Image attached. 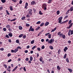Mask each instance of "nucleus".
<instances>
[{
  "mask_svg": "<svg viewBox=\"0 0 73 73\" xmlns=\"http://www.w3.org/2000/svg\"><path fill=\"white\" fill-rule=\"evenodd\" d=\"M70 32H71V35H72L73 34V31L71 30V29H69V31H68V36H70Z\"/></svg>",
  "mask_w": 73,
  "mask_h": 73,
  "instance_id": "obj_1",
  "label": "nucleus"
},
{
  "mask_svg": "<svg viewBox=\"0 0 73 73\" xmlns=\"http://www.w3.org/2000/svg\"><path fill=\"white\" fill-rule=\"evenodd\" d=\"M59 37H62L64 39H65L66 38V36L64 34H63L61 33L60 35H59Z\"/></svg>",
  "mask_w": 73,
  "mask_h": 73,
  "instance_id": "obj_2",
  "label": "nucleus"
},
{
  "mask_svg": "<svg viewBox=\"0 0 73 73\" xmlns=\"http://www.w3.org/2000/svg\"><path fill=\"white\" fill-rule=\"evenodd\" d=\"M46 7H47V5L45 3H44L43 5L42 8H43L44 11H46Z\"/></svg>",
  "mask_w": 73,
  "mask_h": 73,
  "instance_id": "obj_3",
  "label": "nucleus"
},
{
  "mask_svg": "<svg viewBox=\"0 0 73 73\" xmlns=\"http://www.w3.org/2000/svg\"><path fill=\"white\" fill-rule=\"evenodd\" d=\"M34 31H35V30L33 28H32V26H31L29 30V32H30L31 31V32H33Z\"/></svg>",
  "mask_w": 73,
  "mask_h": 73,
  "instance_id": "obj_4",
  "label": "nucleus"
},
{
  "mask_svg": "<svg viewBox=\"0 0 73 73\" xmlns=\"http://www.w3.org/2000/svg\"><path fill=\"white\" fill-rule=\"evenodd\" d=\"M28 11L29 14H30V15H32V9H29Z\"/></svg>",
  "mask_w": 73,
  "mask_h": 73,
  "instance_id": "obj_5",
  "label": "nucleus"
},
{
  "mask_svg": "<svg viewBox=\"0 0 73 73\" xmlns=\"http://www.w3.org/2000/svg\"><path fill=\"white\" fill-rule=\"evenodd\" d=\"M54 41V39H51V40H49V41L48 42V43H49L50 44H51L52 42H53Z\"/></svg>",
  "mask_w": 73,
  "mask_h": 73,
  "instance_id": "obj_6",
  "label": "nucleus"
},
{
  "mask_svg": "<svg viewBox=\"0 0 73 73\" xmlns=\"http://www.w3.org/2000/svg\"><path fill=\"white\" fill-rule=\"evenodd\" d=\"M73 25V23H71L69 26L68 27H67V29H70V28H71V27Z\"/></svg>",
  "mask_w": 73,
  "mask_h": 73,
  "instance_id": "obj_7",
  "label": "nucleus"
},
{
  "mask_svg": "<svg viewBox=\"0 0 73 73\" xmlns=\"http://www.w3.org/2000/svg\"><path fill=\"white\" fill-rule=\"evenodd\" d=\"M68 48L67 47H66L64 48V52H66V50H68Z\"/></svg>",
  "mask_w": 73,
  "mask_h": 73,
  "instance_id": "obj_8",
  "label": "nucleus"
},
{
  "mask_svg": "<svg viewBox=\"0 0 73 73\" xmlns=\"http://www.w3.org/2000/svg\"><path fill=\"white\" fill-rule=\"evenodd\" d=\"M17 68H18V66H16L15 68L12 70V72H15L17 69Z\"/></svg>",
  "mask_w": 73,
  "mask_h": 73,
  "instance_id": "obj_9",
  "label": "nucleus"
},
{
  "mask_svg": "<svg viewBox=\"0 0 73 73\" xmlns=\"http://www.w3.org/2000/svg\"><path fill=\"white\" fill-rule=\"evenodd\" d=\"M68 21H69V20H67L63 22H62L61 23V24H64V23H67V22H68Z\"/></svg>",
  "mask_w": 73,
  "mask_h": 73,
  "instance_id": "obj_10",
  "label": "nucleus"
},
{
  "mask_svg": "<svg viewBox=\"0 0 73 73\" xmlns=\"http://www.w3.org/2000/svg\"><path fill=\"white\" fill-rule=\"evenodd\" d=\"M28 6V3H26L25 5V8H27Z\"/></svg>",
  "mask_w": 73,
  "mask_h": 73,
  "instance_id": "obj_11",
  "label": "nucleus"
},
{
  "mask_svg": "<svg viewBox=\"0 0 73 73\" xmlns=\"http://www.w3.org/2000/svg\"><path fill=\"white\" fill-rule=\"evenodd\" d=\"M35 4V2L34 1H33L31 2V5H34Z\"/></svg>",
  "mask_w": 73,
  "mask_h": 73,
  "instance_id": "obj_12",
  "label": "nucleus"
},
{
  "mask_svg": "<svg viewBox=\"0 0 73 73\" xmlns=\"http://www.w3.org/2000/svg\"><path fill=\"white\" fill-rule=\"evenodd\" d=\"M57 29V28L56 27H55L54 29H52V30L51 31V32H54V31H55Z\"/></svg>",
  "mask_w": 73,
  "mask_h": 73,
  "instance_id": "obj_13",
  "label": "nucleus"
},
{
  "mask_svg": "<svg viewBox=\"0 0 73 73\" xmlns=\"http://www.w3.org/2000/svg\"><path fill=\"white\" fill-rule=\"evenodd\" d=\"M6 27L7 28H11V26L9 25H7L6 26Z\"/></svg>",
  "mask_w": 73,
  "mask_h": 73,
  "instance_id": "obj_14",
  "label": "nucleus"
},
{
  "mask_svg": "<svg viewBox=\"0 0 73 73\" xmlns=\"http://www.w3.org/2000/svg\"><path fill=\"white\" fill-rule=\"evenodd\" d=\"M43 60V58H42V57H41L39 59V60L40 62H41L42 61V60Z\"/></svg>",
  "mask_w": 73,
  "mask_h": 73,
  "instance_id": "obj_15",
  "label": "nucleus"
},
{
  "mask_svg": "<svg viewBox=\"0 0 73 73\" xmlns=\"http://www.w3.org/2000/svg\"><path fill=\"white\" fill-rule=\"evenodd\" d=\"M70 12H72V11H73V6H72L70 7Z\"/></svg>",
  "mask_w": 73,
  "mask_h": 73,
  "instance_id": "obj_16",
  "label": "nucleus"
},
{
  "mask_svg": "<svg viewBox=\"0 0 73 73\" xmlns=\"http://www.w3.org/2000/svg\"><path fill=\"white\" fill-rule=\"evenodd\" d=\"M49 22H46L45 24V26H47L48 25H49Z\"/></svg>",
  "mask_w": 73,
  "mask_h": 73,
  "instance_id": "obj_17",
  "label": "nucleus"
},
{
  "mask_svg": "<svg viewBox=\"0 0 73 73\" xmlns=\"http://www.w3.org/2000/svg\"><path fill=\"white\" fill-rule=\"evenodd\" d=\"M18 49L17 48H16L14 50V53H16L18 51Z\"/></svg>",
  "mask_w": 73,
  "mask_h": 73,
  "instance_id": "obj_18",
  "label": "nucleus"
},
{
  "mask_svg": "<svg viewBox=\"0 0 73 73\" xmlns=\"http://www.w3.org/2000/svg\"><path fill=\"white\" fill-rule=\"evenodd\" d=\"M68 70H69L70 72H73V70H72V69H71L68 68Z\"/></svg>",
  "mask_w": 73,
  "mask_h": 73,
  "instance_id": "obj_19",
  "label": "nucleus"
},
{
  "mask_svg": "<svg viewBox=\"0 0 73 73\" xmlns=\"http://www.w3.org/2000/svg\"><path fill=\"white\" fill-rule=\"evenodd\" d=\"M23 34H22L19 36V37L20 38H21V37H22V36H23Z\"/></svg>",
  "mask_w": 73,
  "mask_h": 73,
  "instance_id": "obj_20",
  "label": "nucleus"
},
{
  "mask_svg": "<svg viewBox=\"0 0 73 73\" xmlns=\"http://www.w3.org/2000/svg\"><path fill=\"white\" fill-rule=\"evenodd\" d=\"M57 69L59 70H60V69H61V67H60V66H57Z\"/></svg>",
  "mask_w": 73,
  "mask_h": 73,
  "instance_id": "obj_21",
  "label": "nucleus"
},
{
  "mask_svg": "<svg viewBox=\"0 0 73 73\" xmlns=\"http://www.w3.org/2000/svg\"><path fill=\"white\" fill-rule=\"evenodd\" d=\"M52 0H48V4H50V3H51V2H52Z\"/></svg>",
  "mask_w": 73,
  "mask_h": 73,
  "instance_id": "obj_22",
  "label": "nucleus"
},
{
  "mask_svg": "<svg viewBox=\"0 0 73 73\" xmlns=\"http://www.w3.org/2000/svg\"><path fill=\"white\" fill-rule=\"evenodd\" d=\"M19 28L20 30H21V29H23V27H22L21 26H19Z\"/></svg>",
  "mask_w": 73,
  "mask_h": 73,
  "instance_id": "obj_23",
  "label": "nucleus"
},
{
  "mask_svg": "<svg viewBox=\"0 0 73 73\" xmlns=\"http://www.w3.org/2000/svg\"><path fill=\"white\" fill-rule=\"evenodd\" d=\"M44 23H42L40 25V27H42V26L44 25Z\"/></svg>",
  "mask_w": 73,
  "mask_h": 73,
  "instance_id": "obj_24",
  "label": "nucleus"
},
{
  "mask_svg": "<svg viewBox=\"0 0 73 73\" xmlns=\"http://www.w3.org/2000/svg\"><path fill=\"white\" fill-rule=\"evenodd\" d=\"M70 11V9H68L66 13V15H68V13H69V12Z\"/></svg>",
  "mask_w": 73,
  "mask_h": 73,
  "instance_id": "obj_25",
  "label": "nucleus"
},
{
  "mask_svg": "<svg viewBox=\"0 0 73 73\" xmlns=\"http://www.w3.org/2000/svg\"><path fill=\"white\" fill-rule=\"evenodd\" d=\"M40 23L41 21H38L36 23V24H38V25H39V24H40Z\"/></svg>",
  "mask_w": 73,
  "mask_h": 73,
  "instance_id": "obj_26",
  "label": "nucleus"
},
{
  "mask_svg": "<svg viewBox=\"0 0 73 73\" xmlns=\"http://www.w3.org/2000/svg\"><path fill=\"white\" fill-rule=\"evenodd\" d=\"M9 36V37H12V33H11L8 34Z\"/></svg>",
  "mask_w": 73,
  "mask_h": 73,
  "instance_id": "obj_27",
  "label": "nucleus"
},
{
  "mask_svg": "<svg viewBox=\"0 0 73 73\" xmlns=\"http://www.w3.org/2000/svg\"><path fill=\"white\" fill-rule=\"evenodd\" d=\"M67 56V54H65L64 55V56L63 58H66V56Z\"/></svg>",
  "mask_w": 73,
  "mask_h": 73,
  "instance_id": "obj_28",
  "label": "nucleus"
},
{
  "mask_svg": "<svg viewBox=\"0 0 73 73\" xmlns=\"http://www.w3.org/2000/svg\"><path fill=\"white\" fill-rule=\"evenodd\" d=\"M39 15H42L43 14V13H41V11H40L39 12Z\"/></svg>",
  "mask_w": 73,
  "mask_h": 73,
  "instance_id": "obj_29",
  "label": "nucleus"
},
{
  "mask_svg": "<svg viewBox=\"0 0 73 73\" xmlns=\"http://www.w3.org/2000/svg\"><path fill=\"white\" fill-rule=\"evenodd\" d=\"M30 60L31 61H32V60H33V57L31 56L30 57Z\"/></svg>",
  "mask_w": 73,
  "mask_h": 73,
  "instance_id": "obj_30",
  "label": "nucleus"
},
{
  "mask_svg": "<svg viewBox=\"0 0 73 73\" xmlns=\"http://www.w3.org/2000/svg\"><path fill=\"white\" fill-rule=\"evenodd\" d=\"M40 27H38L36 28V29L35 30H36V31H38V29H40Z\"/></svg>",
  "mask_w": 73,
  "mask_h": 73,
  "instance_id": "obj_31",
  "label": "nucleus"
},
{
  "mask_svg": "<svg viewBox=\"0 0 73 73\" xmlns=\"http://www.w3.org/2000/svg\"><path fill=\"white\" fill-rule=\"evenodd\" d=\"M66 61L67 62H69V59L67 58H66Z\"/></svg>",
  "mask_w": 73,
  "mask_h": 73,
  "instance_id": "obj_32",
  "label": "nucleus"
},
{
  "mask_svg": "<svg viewBox=\"0 0 73 73\" xmlns=\"http://www.w3.org/2000/svg\"><path fill=\"white\" fill-rule=\"evenodd\" d=\"M56 13L57 15H58L60 14V11H56Z\"/></svg>",
  "mask_w": 73,
  "mask_h": 73,
  "instance_id": "obj_33",
  "label": "nucleus"
},
{
  "mask_svg": "<svg viewBox=\"0 0 73 73\" xmlns=\"http://www.w3.org/2000/svg\"><path fill=\"white\" fill-rule=\"evenodd\" d=\"M62 18L63 17H61L59 18L58 20L62 21Z\"/></svg>",
  "mask_w": 73,
  "mask_h": 73,
  "instance_id": "obj_34",
  "label": "nucleus"
},
{
  "mask_svg": "<svg viewBox=\"0 0 73 73\" xmlns=\"http://www.w3.org/2000/svg\"><path fill=\"white\" fill-rule=\"evenodd\" d=\"M3 31H4V32H5V31H7V29L5 28H4L3 29Z\"/></svg>",
  "mask_w": 73,
  "mask_h": 73,
  "instance_id": "obj_35",
  "label": "nucleus"
},
{
  "mask_svg": "<svg viewBox=\"0 0 73 73\" xmlns=\"http://www.w3.org/2000/svg\"><path fill=\"white\" fill-rule=\"evenodd\" d=\"M16 19H17L16 18L13 19H12V20H11L10 21H11V22H12V21H15V20H16Z\"/></svg>",
  "mask_w": 73,
  "mask_h": 73,
  "instance_id": "obj_36",
  "label": "nucleus"
},
{
  "mask_svg": "<svg viewBox=\"0 0 73 73\" xmlns=\"http://www.w3.org/2000/svg\"><path fill=\"white\" fill-rule=\"evenodd\" d=\"M36 46H34L32 48V50H34V49H35V48H36Z\"/></svg>",
  "mask_w": 73,
  "mask_h": 73,
  "instance_id": "obj_37",
  "label": "nucleus"
},
{
  "mask_svg": "<svg viewBox=\"0 0 73 73\" xmlns=\"http://www.w3.org/2000/svg\"><path fill=\"white\" fill-rule=\"evenodd\" d=\"M34 42H35V40H32L31 41V44H33Z\"/></svg>",
  "mask_w": 73,
  "mask_h": 73,
  "instance_id": "obj_38",
  "label": "nucleus"
},
{
  "mask_svg": "<svg viewBox=\"0 0 73 73\" xmlns=\"http://www.w3.org/2000/svg\"><path fill=\"white\" fill-rule=\"evenodd\" d=\"M9 8L11 11H13V9L12 6H10Z\"/></svg>",
  "mask_w": 73,
  "mask_h": 73,
  "instance_id": "obj_39",
  "label": "nucleus"
},
{
  "mask_svg": "<svg viewBox=\"0 0 73 73\" xmlns=\"http://www.w3.org/2000/svg\"><path fill=\"white\" fill-rule=\"evenodd\" d=\"M1 1L3 3H5V0H1Z\"/></svg>",
  "mask_w": 73,
  "mask_h": 73,
  "instance_id": "obj_40",
  "label": "nucleus"
},
{
  "mask_svg": "<svg viewBox=\"0 0 73 73\" xmlns=\"http://www.w3.org/2000/svg\"><path fill=\"white\" fill-rule=\"evenodd\" d=\"M22 20H25V17L24 16L22 18H21Z\"/></svg>",
  "mask_w": 73,
  "mask_h": 73,
  "instance_id": "obj_41",
  "label": "nucleus"
},
{
  "mask_svg": "<svg viewBox=\"0 0 73 73\" xmlns=\"http://www.w3.org/2000/svg\"><path fill=\"white\" fill-rule=\"evenodd\" d=\"M58 54H60V52H61V50H60V49L58 50Z\"/></svg>",
  "mask_w": 73,
  "mask_h": 73,
  "instance_id": "obj_42",
  "label": "nucleus"
},
{
  "mask_svg": "<svg viewBox=\"0 0 73 73\" xmlns=\"http://www.w3.org/2000/svg\"><path fill=\"white\" fill-rule=\"evenodd\" d=\"M72 23V20H70L68 22V24H70Z\"/></svg>",
  "mask_w": 73,
  "mask_h": 73,
  "instance_id": "obj_43",
  "label": "nucleus"
},
{
  "mask_svg": "<svg viewBox=\"0 0 73 73\" xmlns=\"http://www.w3.org/2000/svg\"><path fill=\"white\" fill-rule=\"evenodd\" d=\"M49 48L51 50H52V49H53V48L52 46H50Z\"/></svg>",
  "mask_w": 73,
  "mask_h": 73,
  "instance_id": "obj_44",
  "label": "nucleus"
},
{
  "mask_svg": "<svg viewBox=\"0 0 73 73\" xmlns=\"http://www.w3.org/2000/svg\"><path fill=\"white\" fill-rule=\"evenodd\" d=\"M26 27H29L30 26V25L28 23H26Z\"/></svg>",
  "mask_w": 73,
  "mask_h": 73,
  "instance_id": "obj_45",
  "label": "nucleus"
},
{
  "mask_svg": "<svg viewBox=\"0 0 73 73\" xmlns=\"http://www.w3.org/2000/svg\"><path fill=\"white\" fill-rule=\"evenodd\" d=\"M22 38H23L24 39H25V38H26V35L23 36Z\"/></svg>",
  "mask_w": 73,
  "mask_h": 73,
  "instance_id": "obj_46",
  "label": "nucleus"
},
{
  "mask_svg": "<svg viewBox=\"0 0 73 73\" xmlns=\"http://www.w3.org/2000/svg\"><path fill=\"white\" fill-rule=\"evenodd\" d=\"M4 66L5 67V69L7 68V66L6 64H4Z\"/></svg>",
  "mask_w": 73,
  "mask_h": 73,
  "instance_id": "obj_47",
  "label": "nucleus"
},
{
  "mask_svg": "<svg viewBox=\"0 0 73 73\" xmlns=\"http://www.w3.org/2000/svg\"><path fill=\"white\" fill-rule=\"evenodd\" d=\"M48 38H51V35L49 34L48 35Z\"/></svg>",
  "mask_w": 73,
  "mask_h": 73,
  "instance_id": "obj_48",
  "label": "nucleus"
},
{
  "mask_svg": "<svg viewBox=\"0 0 73 73\" xmlns=\"http://www.w3.org/2000/svg\"><path fill=\"white\" fill-rule=\"evenodd\" d=\"M0 50H1V51H3L4 50V48H0Z\"/></svg>",
  "mask_w": 73,
  "mask_h": 73,
  "instance_id": "obj_49",
  "label": "nucleus"
},
{
  "mask_svg": "<svg viewBox=\"0 0 73 73\" xmlns=\"http://www.w3.org/2000/svg\"><path fill=\"white\" fill-rule=\"evenodd\" d=\"M10 56H11V53H8L7 54V57H10Z\"/></svg>",
  "mask_w": 73,
  "mask_h": 73,
  "instance_id": "obj_50",
  "label": "nucleus"
},
{
  "mask_svg": "<svg viewBox=\"0 0 73 73\" xmlns=\"http://www.w3.org/2000/svg\"><path fill=\"white\" fill-rule=\"evenodd\" d=\"M6 13L8 15H10V14L9 13V12H8V11L7 10H6Z\"/></svg>",
  "mask_w": 73,
  "mask_h": 73,
  "instance_id": "obj_51",
  "label": "nucleus"
},
{
  "mask_svg": "<svg viewBox=\"0 0 73 73\" xmlns=\"http://www.w3.org/2000/svg\"><path fill=\"white\" fill-rule=\"evenodd\" d=\"M12 0L13 2L14 3H16L17 2V1H16V0Z\"/></svg>",
  "mask_w": 73,
  "mask_h": 73,
  "instance_id": "obj_52",
  "label": "nucleus"
},
{
  "mask_svg": "<svg viewBox=\"0 0 73 73\" xmlns=\"http://www.w3.org/2000/svg\"><path fill=\"white\" fill-rule=\"evenodd\" d=\"M37 50H38V51H40L41 50L40 48L38 47L37 48Z\"/></svg>",
  "mask_w": 73,
  "mask_h": 73,
  "instance_id": "obj_53",
  "label": "nucleus"
},
{
  "mask_svg": "<svg viewBox=\"0 0 73 73\" xmlns=\"http://www.w3.org/2000/svg\"><path fill=\"white\" fill-rule=\"evenodd\" d=\"M16 42L18 43H19V40L17 39L16 40Z\"/></svg>",
  "mask_w": 73,
  "mask_h": 73,
  "instance_id": "obj_54",
  "label": "nucleus"
},
{
  "mask_svg": "<svg viewBox=\"0 0 73 73\" xmlns=\"http://www.w3.org/2000/svg\"><path fill=\"white\" fill-rule=\"evenodd\" d=\"M17 49H21L22 48H21V47L19 46H18V47L17 48Z\"/></svg>",
  "mask_w": 73,
  "mask_h": 73,
  "instance_id": "obj_55",
  "label": "nucleus"
},
{
  "mask_svg": "<svg viewBox=\"0 0 73 73\" xmlns=\"http://www.w3.org/2000/svg\"><path fill=\"white\" fill-rule=\"evenodd\" d=\"M25 60L26 61H28V60H29V59L28 58H26V59H25Z\"/></svg>",
  "mask_w": 73,
  "mask_h": 73,
  "instance_id": "obj_56",
  "label": "nucleus"
},
{
  "mask_svg": "<svg viewBox=\"0 0 73 73\" xmlns=\"http://www.w3.org/2000/svg\"><path fill=\"white\" fill-rule=\"evenodd\" d=\"M41 48L42 49H44L45 48V46H44V45L42 46L41 47Z\"/></svg>",
  "mask_w": 73,
  "mask_h": 73,
  "instance_id": "obj_57",
  "label": "nucleus"
},
{
  "mask_svg": "<svg viewBox=\"0 0 73 73\" xmlns=\"http://www.w3.org/2000/svg\"><path fill=\"white\" fill-rule=\"evenodd\" d=\"M6 37H7V38H9V36H8L7 35L5 36Z\"/></svg>",
  "mask_w": 73,
  "mask_h": 73,
  "instance_id": "obj_58",
  "label": "nucleus"
},
{
  "mask_svg": "<svg viewBox=\"0 0 73 73\" xmlns=\"http://www.w3.org/2000/svg\"><path fill=\"white\" fill-rule=\"evenodd\" d=\"M61 32L59 31L58 33V35H61Z\"/></svg>",
  "mask_w": 73,
  "mask_h": 73,
  "instance_id": "obj_59",
  "label": "nucleus"
},
{
  "mask_svg": "<svg viewBox=\"0 0 73 73\" xmlns=\"http://www.w3.org/2000/svg\"><path fill=\"white\" fill-rule=\"evenodd\" d=\"M68 17V15H66V16L64 17V19H67Z\"/></svg>",
  "mask_w": 73,
  "mask_h": 73,
  "instance_id": "obj_60",
  "label": "nucleus"
},
{
  "mask_svg": "<svg viewBox=\"0 0 73 73\" xmlns=\"http://www.w3.org/2000/svg\"><path fill=\"white\" fill-rule=\"evenodd\" d=\"M27 17H30V15L29 14L27 15H26Z\"/></svg>",
  "mask_w": 73,
  "mask_h": 73,
  "instance_id": "obj_61",
  "label": "nucleus"
},
{
  "mask_svg": "<svg viewBox=\"0 0 73 73\" xmlns=\"http://www.w3.org/2000/svg\"><path fill=\"white\" fill-rule=\"evenodd\" d=\"M68 44H70L71 43V41L69 40L68 41Z\"/></svg>",
  "mask_w": 73,
  "mask_h": 73,
  "instance_id": "obj_62",
  "label": "nucleus"
},
{
  "mask_svg": "<svg viewBox=\"0 0 73 73\" xmlns=\"http://www.w3.org/2000/svg\"><path fill=\"white\" fill-rule=\"evenodd\" d=\"M22 2L23 1L22 0H20L19 1V4H21V3H22Z\"/></svg>",
  "mask_w": 73,
  "mask_h": 73,
  "instance_id": "obj_63",
  "label": "nucleus"
},
{
  "mask_svg": "<svg viewBox=\"0 0 73 73\" xmlns=\"http://www.w3.org/2000/svg\"><path fill=\"white\" fill-rule=\"evenodd\" d=\"M7 71H8L9 72H11V69L9 68H8L7 69Z\"/></svg>",
  "mask_w": 73,
  "mask_h": 73,
  "instance_id": "obj_64",
  "label": "nucleus"
}]
</instances>
